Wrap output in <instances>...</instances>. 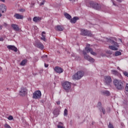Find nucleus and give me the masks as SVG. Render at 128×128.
<instances>
[{"label": "nucleus", "mask_w": 128, "mask_h": 128, "mask_svg": "<svg viewBox=\"0 0 128 128\" xmlns=\"http://www.w3.org/2000/svg\"><path fill=\"white\" fill-rule=\"evenodd\" d=\"M113 84L118 90H123L124 89V86H126L124 82L118 79H114V80Z\"/></svg>", "instance_id": "1"}, {"label": "nucleus", "mask_w": 128, "mask_h": 128, "mask_svg": "<svg viewBox=\"0 0 128 128\" xmlns=\"http://www.w3.org/2000/svg\"><path fill=\"white\" fill-rule=\"evenodd\" d=\"M84 76V72L82 71H78L72 76V79L74 80H80Z\"/></svg>", "instance_id": "2"}, {"label": "nucleus", "mask_w": 128, "mask_h": 128, "mask_svg": "<svg viewBox=\"0 0 128 128\" xmlns=\"http://www.w3.org/2000/svg\"><path fill=\"white\" fill-rule=\"evenodd\" d=\"M86 6H89V8H94V10H98L102 8L100 4H99L97 3H94L92 1H90L88 2Z\"/></svg>", "instance_id": "3"}, {"label": "nucleus", "mask_w": 128, "mask_h": 128, "mask_svg": "<svg viewBox=\"0 0 128 128\" xmlns=\"http://www.w3.org/2000/svg\"><path fill=\"white\" fill-rule=\"evenodd\" d=\"M62 86L66 92H69L70 90L72 88V83L68 82H65L62 84Z\"/></svg>", "instance_id": "4"}, {"label": "nucleus", "mask_w": 128, "mask_h": 128, "mask_svg": "<svg viewBox=\"0 0 128 128\" xmlns=\"http://www.w3.org/2000/svg\"><path fill=\"white\" fill-rule=\"evenodd\" d=\"M108 42H112V44H114V46H109V48L110 50H118V48H118L120 46V45H118V44L116 42H115L114 40H112L111 39H109L108 40Z\"/></svg>", "instance_id": "5"}, {"label": "nucleus", "mask_w": 128, "mask_h": 128, "mask_svg": "<svg viewBox=\"0 0 128 128\" xmlns=\"http://www.w3.org/2000/svg\"><path fill=\"white\" fill-rule=\"evenodd\" d=\"M80 35L84 36H92V34L90 31L82 29L80 32Z\"/></svg>", "instance_id": "6"}, {"label": "nucleus", "mask_w": 128, "mask_h": 128, "mask_svg": "<svg viewBox=\"0 0 128 128\" xmlns=\"http://www.w3.org/2000/svg\"><path fill=\"white\" fill-rule=\"evenodd\" d=\"M82 52L84 54V58L85 60H88V62H94V59L90 56L86 54V51L83 50Z\"/></svg>", "instance_id": "7"}, {"label": "nucleus", "mask_w": 128, "mask_h": 128, "mask_svg": "<svg viewBox=\"0 0 128 128\" xmlns=\"http://www.w3.org/2000/svg\"><path fill=\"white\" fill-rule=\"evenodd\" d=\"M33 98H35V100H38L42 98V92L40 90H37L34 92L32 96Z\"/></svg>", "instance_id": "8"}, {"label": "nucleus", "mask_w": 128, "mask_h": 128, "mask_svg": "<svg viewBox=\"0 0 128 128\" xmlns=\"http://www.w3.org/2000/svg\"><path fill=\"white\" fill-rule=\"evenodd\" d=\"M20 96H26L28 94V89L24 88H22L19 92Z\"/></svg>", "instance_id": "9"}, {"label": "nucleus", "mask_w": 128, "mask_h": 128, "mask_svg": "<svg viewBox=\"0 0 128 128\" xmlns=\"http://www.w3.org/2000/svg\"><path fill=\"white\" fill-rule=\"evenodd\" d=\"M104 82L107 86H108L112 82V77L110 76H104Z\"/></svg>", "instance_id": "10"}, {"label": "nucleus", "mask_w": 128, "mask_h": 128, "mask_svg": "<svg viewBox=\"0 0 128 128\" xmlns=\"http://www.w3.org/2000/svg\"><path fill=\"white\" fill-rule=\"evenodd\" d=\"M35 46L38 48H40V50H44V44H42L40 42H36Z\"/></svg>", "instance_id": "11"}, {"label": "nucleus", "mask_w": 128, "mask_h": 128, "mask_svg": "<svg viewBox=\"0 0 128 128\" xmlns=\"http://www.w3.org/2000/svg\"><path fill=\"white\" fill-rule=\"evenodd\" d=\"M0 12H2V14L6 12V6L4 4H0Z\"/></svg>", "instance_id": "12"}, {"label": "nucleus", "mask_w": 128, "mask_h": 128, "mask_svg": "<svg viewBox=\"0 0 128 128\" xmlns=\"http://www.w3.org/2000/svg\"><path fill=\"white\" fill-rule=\"evenodd\" d=\"M7 48L10 50H14V52H18V48H16L14 46L8 45L7 46Z\"/></svg>", "instance_id": "13"}, {"label": "nucleus", "mask_w": 128, "mask_h": 128, "mask_svg": "<svg viewBox=\"0 0 128 128\" xmlns=\"http://www.w3.org/2000/svg\"><path fill=\"white\" fill-rule=\"evenodd\" d=\"M54 70H55L56 72H57L58 74H62V72H64V70L60 66H56Z\"/></svg>", "instance_id": "14"}, {"label": "nucleus", "mask_w": 128, "mask_h": 128, "mask_svg": "<svg viewBox=\"0 0 128 128\" xmlns=\"http://www.w3.org/2000/svg\"><path fill=\"white\" fill-rule=\"evenodd\" d=\"M11 26L15 32H19L20 27L18 26V25H16V24H12Z\"/></svg>", "instance_id": "15"}, {"label": "nucleus", "mask_w": 128, "mask_h": 128, "mask_svg": "<svg viewBox=\"0 0 128 128\" xmlns=\"http://www.w3.org/2000/svg\"><path fill=\"white\" fill-rule=\"evenodd\" d=\"M111 74H113L114 76H120V72H118L116 70H112Z\"/></svg>", "instance_id": "16"}, {"label": "nucleus", "mask_w": 128, "mask_h": 128, "mask_svg": "<svg viewBox=\"0 0 128 128\" xmlns=\"http://www.w3.org/2000/svg\"><path fill=\"white\" fill-rule=\"evenodd\" d=\"M14 18L17 20H22L24 18V16L20 15L19 14H14Z\"/></svg>", "instance_id": "17"}, {"label": "nucleus", "mask_w": 128, "mask_h": 128, "mask_svg": "<svg viewBox=\"0 0 128 128\" xmlns=\"http://www.w3.org/2000/svg\"><path fill=\"white\" fill-rule=\"evenodd\" d=\"M56 30L57 32H62V30H64V26L58 25L56 26Z\"/></svg>", "instance_id": "18"}, {"label": "nucleus", "mask_w": 128, "mask_h": 128, "mask_svg": "<svg viewBox=\"0 0 128 128\" xmlns=\"http://www.w3.org/2000/svg\"><path fill=\"white\" fill-rule=\"evenodd\" d=\"M42 20V18L40 17H34L33 18V20L34 22H40Z\"/></svg>", "instance_id": "19"}, {"label": "nucleus", "mask_w": 128, "mask_h": 128, "mask_svg": "<svg viewBox=\"0 0 128 128\" xmlns=\"http://www.w3.org/2000/svg\"><path fill=\"white\" fill-rule=\"evenodd\" d=\"M78 20V18L76 16H74L72 18H71L70 22L72 24H76V20Z\"/></svg>", "instance_id": "20"}, {"label": "nucleus", "mask_w": 128, "mask_h": 128, "mask_svg": "<svg viewBox=\"0 0 128 128\" xmlns=\"http://www.w3.org/2000/svg\"><path fill=\"white\" fill-rule=\"evenodd\" d=\"M42 36L41 37V40H44V42H46V32H42Z\"/></svg>", "instance_id": "21"}, {"label": "nucleus", "mask_w": 128, "mask_h": 128, "mask_svg": "<svg viewBox=\"0 0 128 128\" xmlns=\"http://www.w3.org/2000/svg\"><path fill=\"white\" fill-rule=\"evenodd\" d=\"M26 64H28V60L25 59L21 62L20 64V66H26Z\"/></svg>", "instance_id": "22"}, {"label": "nucleus", "mask_w": 128, "mask_h": 128, "mask_svg": "<svg viewBox=\"0 0 128 128\" xmlns=\"http://www.w3.org/2000/svg\"><path fill=\"white\" fill-rule=\"evenodd\" d=\"M85 50L88 54V52H91L92 50V48L90 47H86Z\"/></svg>", "instance_id": "23"}, {"label": "nucleus", "mask_w": 128, "mask_h": 128, "mask_svg": "<svg viewBox=\"0 0 128 128\" xmlns=\"http://www.w3.org/2000/svg\"><path fill=\"white\" fill-rule=\"evenodd\" d=\"M64 16L66 18H68V20H70V18H72V16L68 13L64 14Z\"/></svg>", "instance_id": "24"}, {"label": "nucleus", "mask_w": 128, "mask_h": 128, "mask_svg": "<svg viewBox=\"0 0 128 128\" xmlns=\"http://www.w3.org/2000/svg\"><path fill=\"white\" fill-rule=\"evenodd\" d=\"M100 110L102 112L103 114H106V110L103 107H100Z\"/></svg>", "instance_id": "25"}, {"label": "nucleus", "mask_w": 128, "mask_h": 128, "mask_svg": "<svg viewBox=\"0 0 128 128\" xmlns=\"http://www.w3.org/2000/svg\"><path fill=\"white\" fill-rule=\"evenodd\" d=\"M122 54V52L120 51H116V52H115V54H114V56H120Z\"/></svg>", "instance_id": "26"}, {"label": "nucleus", "mask_w": 128, "mask_h": 128, "mask_svg": "<svg viewBox=\"0 0 128 128\" xmlns=\"http://www.w3.org/2000/svg\"><path fill=\"white\" fill-rule=\"evenodd\" d=\"M102 94H106V96H110V92L108 90L103 91Z\"/></svg>", "instance_id": "27"}, {"label": "nucleus", "mask_w": 128, "mask_h": 128, "mask_svg": "<svg viewBox=\"0 0 128 128\" xmlns=\"http://www.w3.org/2000/svg\"><path fill=\"white\" fill-rule=\"evenodd\" d=\"M68 110L65 109L64 110V116H68Z\"/></svg>", "instance_id": "28"}, {"label": "nucleus", "mask_w": 128, "mask_h": 128, "mask_svg": "<svg viewBox=\"0 0 128 128\" xmlns=\"http://www.w3.org/2000/svg\"><path fill=\"white\" fill-rule=\"evenodd\" d=\"M108 128H114V125L110 122L109 124L108 125Z\"/></svg>", "instance_id": "29"}, {"label": "nucleus", "mask_w": 128, "mask_h": 128, "mask_svg": "<svg viewBox=\"0 0 128 128\" xmlns=\"http://www.w3.org/2000/svg\"><path fill=\"white\" fill-rule=\"evenodd\" d=\"M123 74L125 76L128 78V72L126 71H124L123 72Z\"/></svg>", "instance_id": "30"}, {"label": "nucleus", "mask_w": 128, "mask_h": 128, "mask_svg": "<svg viewBox=\"0 0 128 128\" xmlns=\"http://www.w3.org/2000/svg\"><path fill=\"white\" fill-rule=\"evenodd\" d=\"M8 120H14V117H12V116H10L8 118Z\"/></svg>", "instance_id": "31"}, {"label": "nucleus", "mask_w": 128, "mask_h": 128, "mask_svg": "<svg viewBox=\"0 0 128 128\" xmlns=\"http://www.w3.org/2000/svg\"><path fill=\"white\" fill-rule=\"evenodd\" d=\"M4 128H12V127H10V125H8V124H4Z\"/></svg>", "instance_id": "32"}, {"label": "nucleus", "mask_w": 128, "mask_h": 128, "mask_svg": "<svg viewBox=\"0 0 128 128\" xmlns=\"http://www.w3.org/2000/svg\"><path fill=\"white\" fill-rule=\"evenodd\" d=\"M91 54H92V56H96V53L94 52H90Z\"/></svg>", "instance_id": "33"}, {"label": "nucleus", "mask_w": 128, "mask_h": 128, "mask_svg": "<svg viewBox=\"0 0 128 128\" xmlns=\"http://www.w3.org/2000/svg\"><path fill=\"white\" fill-rule=\"evenodd\" d=\"M54 114H58V111L56 112V110H54Z\"/></svg>", "instance_id": "34"}, {"label": "nucleus", "mask_w": 128, "mask_h": 128, "mask_svg": "<svg viewBox=\"0 0 128 128\" xmlns=\"http://www.w3.org/2000/svg\"><path fill=\"white\" fill-rule=\"evenodd\" d=\"M98 106H100V108H102V103L100 102H98Z\"/></svg>", "instance_id": "35"}, {"label": "nucleus", "mask_w": 128, "mask_h": 128, "mask_svg": "<svg viewBox=\"0 0 128 128\" xmlns=\"http://www.w3.org/2000/svg\"><path fill=\"white\" fill-rule=\"evenodd\" d=\"M57 128H64V126H60V125H58V126H57Z\"/></svg>", "instance_id": "36"}, {"label": "nucleus", "mask_w": 128, "mask_h": 128, "mask_svg": "<svg viewBox=\"0 0 128 128\" xmlns=\"http://www.w3.org/2000/svg\"><path fill=\"white\" fill-rule=\"evenodd\" d=\"M56 104H58V106H60V101L58 100L56 102Z\"/></svg>", "instance_id": "37"}, {"label": "nucleus", "mask_w": 128, "mask_h": 128, "mask_svg": "<svg viewBox=\"0 0 128 128\" xmlns=\"http://www.w3.org/2000/svg\"><path fill=\"white\" fill-rule=\"evenodd\" d=\"M44 66L45 68H48V64L44 63Z\"/></svg>", "instance_id": "38"}, {"label": "nucleus", "mask_w": 128, "mask_h": 128, "mask_svg": "<svg viewBox=\"0 0 128 128\" xmlns=\"http://www.w3.org/2000/svg\"><path fill=\"white\" fill-rule=\"evenodd\" d=\"M44 2H42L40 3V6H44Z\"/></svg>", "instance_id": "39"}, {"label": "nucleus", "mask_w": 128, "mask_h": 128, "mask_svg": "<svg viewBox=\"0 0 128 128\" xmlns=\"http://www.w3.org/2000/svg\"><path fill=\"white\" fill-rule=\"evenodd\" d=\"M48 58V56L47 55H44L42 56V58Z\"/></svg>", "instance_id": "40"}, {"label": "nucleus", "mask_w": 128, "mask_h": 128, "mask_svg": "<svg viewBox=\"0 0 128 128\" xmlns=\"http://www.w3.org/2000/svg\"><path fill=\"white\" fill-rule=\"evenodd\" d=\"M4 38H0V42H4Z\"/></svg>", "instance_id": "41"}, {"label": "nucleus", "mask_w": 128, "mask_h": 128, "mask_svg": "<svg viewBox=\"0 0 128 128\" xmlns=\"http://www.w3.org/2000/svg\"><path fill=\"white\" fill-rule=\"evenodd\" d=\"M26 11V10H24V9H20V12H25Z\"/></svg>", "instance_id": "42"}, {"label": "nucleus", "mask_w": 128, "mask_h": 128, "mask_svg": "<svg viewBox=\"0 0 128 128\" xmlns=\"http://www.w3.org/2000/svg\"><path fill=\"white\" fill-rule=\"evenodd\" d=\"M112 4H113V5H114V6H116V4H114V0H112Z\"/></svg>", "instance_id": "43"}, {"label": "nucleus", "mask_w": 128, "mask_h": 128, "mask_svg": "<svg viewBox=\"0 0 128 128\" xmlns=\"http://www.w3.org/2000/svg\"><path fill=\"white\" fill-rule=\"evenodd\" d=\"M118 2H122V0H116Z\"/></svg>", "instance_id": "44"}, {"label": "nucleus", "mask_w": 128, "mask_h": 128, "mask_svg": "<svg viewBox=\"0 0 128 128\" xmlns=\"http://www.w3.org/2000/svg\"><path fill=\"white\" fill-rule=\"evenodd\" d=\"M90 44H88L87 46H86V48H90Z\"/></svg>", "instance_id": "45"}, {"label": "nucleus", "mask_w": 128, "mask_h": 128, "mask_svg": "<svg viewBox=\"0 0 128 128\" xmlns=\"http://www.w3.org/2000/svg\"><path fill=\"white\" fill-rule=\"evenodd\" d=\"M2 30V26L0 25V30Z\"/></svg>", "instance_id": "46"}, {"label": "nucleus", "mask_w": 128, "mask_h": 128, "mask_svg": "<svg viewBox=\"0 0 128 128\" xmlns=\"http://www.w3.org/2000/svg\"><path fill=\"white\" fill-rule=\"evenodd\" d=\"M4 26H8V24L6 23H4Z\"/></svg>", "instance_id": "47"}, {"label": "nucleus", "mask_w": 128, "mask_h": 128, "mask_svg": "<svg viewBox=\"0 0 128 128\" xmlns=\"http://www.w3.org/2000/svg\"><path fill=\"white\" fill-rule=\"evenodd\" d=\"M117 69L118 70H120V67L118 66L117 68Z\"/></svg>", "instance_id": "48"}, {"label": "nucleus", "mask_w": 128, "mask_h": 128, "mask_svg": "<svg viewBox=\"0 0 128 128\" xmlns=\"http://www.w3.org/2000/svg\"><path fill=\"white\" fill-rule=\"evenodd\" d=\"M0 2H4L5 0H0Z\"/></svg>", "instance_id": "49"}, {"label": "nucleus", "mask_w": 128, "mask_h": 128, "mask_svg": "<svg viewBox=\"0 0 128 128\" xmlns=\"http://www.w3.org/2000/svg\"><path fill=\"white\" fill-rule=\"evenodd\" d=\"M2 70V67L0 66V70Z\"/></svg>", "instance_id": "50"}, {"label": "nucleus", "mask_w": 128, "mask_h": 128, "mask_svg": "<svg viewBox=\"0 0 128 128\" xmlns=\"http://www.w3.org/2000/svg\"><path fill=\"white\" fill-rule=\"evenodd\" d=\"M2 14L0 13V18L2 16Z\"/></svg>", "instance_id": "51"}, {"label": "nucleus", "mask_w": 128, "mask_h": 128, "mask_svg": "<svg viewBox=\"0 0 128 128\" xmlns=\"http://www.w3.org/2000/svg\"><path fill=\"white\" fill-rule=\"evenodd\" d=\"M60 124H62V123L60 122Z\"/></svg>", "instance_id": "52"}, {"label": "nucleus", "mask_w": 128, "mask_h": 128, "mask_svg": "<svg viewBox=\"0 0 128 128\" xmlns=\"http://www.w3.org/2000/svg\"><path fill=\"white\" fill-rule=\"evenodd\" d=\"M29 20H31V18H30V19H29Z\"/></svg>", "instance_id": "53"}, {"label": "nucleus", "mask_w": 128, "mask_h": 128, "mask_svg": "<svg viewBox=\"0 0 128 128\" xmlns=\"http://www.w3.org/2000/svg\"><path fill=\"white\" fill-rule=\"evenodd\" d=\"M29 20H31V18H30V19H29Z\"/></svg>", "instance_id": "54"}]
</instances>
